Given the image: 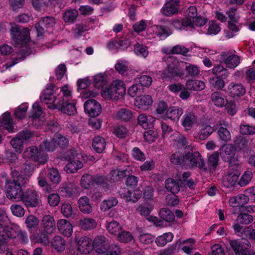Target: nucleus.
Segmentation results:
<instances>
[{"instance_id":"obj_1","label":"nucleus","mask_w":255,"mask_h":255,"mask_svg":"<svg viewBox=\"0 0 255 255\" xmlns=\"http://www.w3.org/2000/svg\"><path fill=\"white\" fill-rule=\"evenodd\" d=\"M126 90V85L123 81L115 80L108 87L104 88L102 90L101 95L107 100H117L125 95Z\"/></svg>"},{"instance_id":"obj_2","label":"nucleus","mask_w":255,"mask_h":255,"mask_svg":"<svg viewBox=\"0 0 255 255\" xmlns=\"http://www.w3.org/2000/svg\"><path fill=\"white\" fill-rule=\"evenodd\" d=\"M22 177L18 176L17 180H7L5 185V192L6 197L13 201H21L23 192L19 181Z\"/></svg>"},{"instance_id":"obj_3","label":"nucleus","mask_w":255,"mask_h":255,"mask_svg":"<svg viewBox=\"0 0 255 255\" xmlns=\"http://www.w3.org/2000/svg\"><path fill=\"white\" fill-rule=\"evenodd\" d=\"M184 166L189 168L198 167L200 169L206 171L207 168L201 154L193 151L185 152L184 156Z\"/></svg>"},{"instance_id":"obj_4","label":"nucleus","mask_w":255,"mask_h":255,"mask_svg":"<svg viewBox=\"0 0 255 255\" xmlns=\"http://www.w3.org/2000/svg\"><path fill=\"white\" fill-rule=\"evenodd\" d=\"M165 61L167 64L168 73H162L161 76L163 78L166 77H175L182 74L181 66L183 64L182 62H179L173 56H168L165 58Z\"/></svg>"},{"instance_id":"obj_5","label":"nucleus","mask_w":255,"mask_h":255,"mask_svg":"<svg viewBox=\"0 0 255 255\" xmlns=\"http://www.w3.org/2000/svg\"><path fill=\"white\" fill-rule=\"evenodd\" d=\"M22 156L25 159L38 162L41 164H45L48 160L46 154L42 153L36 146L33 145L27 147L24 151Z\"/></svg>"},{"instance_id":"obj_6","label":"nucleus","mask_w":255,"mask_h":255,"mask_svg":"<svg viewBox=\"0 0 255 255\" xmlns=\"http://www.w3.org/2000/svg\"><path fill=\"white\" fill-rule=\"evenodd\" d=\"M56 93H57L56 91L53 94L51 89L47 88L44 91L40 96V100L46 104L49 105L48 106L49 108L57 109L61 104L62 100L60 93L59 94V97Z\"/></svg>"},{"instance_id":"obj_7","label":"nucleus","mask_w":255,"mask_h":255,"mask_svg":"<svg viewBox=\"0 0 255 255\" xmlns=\"http://www.w3.org/2000/svg\"><path fill=\"white\" fill-rule=\"evenodd\" d=\"M10 34L13 41L17 44L24 45L30 39L29 30L27 28H24L21 30L17 25L12 26L10 29Z\"/></svg>"},{"instance_id":"obj_8","label":"nucleus","mask_w":255,"mask_h":255,"mask_svg":"<svg viewBox=\"0 0 255 255\" xmlns=\"http://www.w3.org/2000/svg\"><path fill=\"white\" fill-rule=\"evenodd\" d=\"M21 201L27 207H36L41 203L38 192L31 189H27L23 193Z\"/></svg>"},{"instance_id":"obj_9","label":"nucleus","mask_w":255,"mask_h":255,"mask_svg":"<svg viewBox=\"0 0 255 255\" xmlns=\"http://www.w3.org/2000/svg\"><path fill=\"white\" fill-rule=\"evenodd\" d=\"M220 61L229 68H235L240 63V57L234 51H226L220 55Z\"/></svg>"},{"instance_id":"obj_10","label":"nucleus","mask_w":255,"mask_h":255,"mask_svg":"<svg viewBox=\"0 0 255 255\" xmlns=\"http://www.w3.org/2000/svg\"><path fill=\"white\" fill-rule=\"evenodd\" d=\"M84 107L85 113L92 117L99 116L102 110L100 104L94 99L87 100Z\"/></svg>"},{"instance_id":"obj_11","label":"nucleus","mask_w":255,"mask_h":255,"mask_svg":"<svg viewBox=\"0 0 255 255\" xmlns=\"http://www.w3.org/2000/svg\"><path fill=\"white\" fill-rule=\"evenodd\" d=\"M10 233V239H16L23 244L28 243V237L26 232L22 230L19 226L13 225L11 227Z\"/></svg>"},{"instance_id":"obj_12","label":"nucleus","mask_w":255,"mask_h":255,"mask_svg":"<svg viewBox=\"0 0 255 255\" xmlns=\"http://www.w3.org/2000/svg\"><path fill=\"white\" fill-rule=\"evenodd\" d=\"M197 116L192 112H186L181 119V125L186 131L191 130L197 123Z\"/></svg>"},{"instance_id":"obj_13","label":"nucleus","mask_w":255,"mask_h":255,"mask_svg":"<svg viewBox=\"0 0 255 255\" xmlns=\"http://www.w3.org/2000/svg\"><path fill=\"white\" fill-rule=\"evenodd\" d=\"M153 103L151 96L149 95H142L137 96L134 101V105L139 109L147 110Z\"/></svg>"},{"instance_id":"obj_14","label":"nucleus","mask_w":255,"mask_h":255,"mask_svg":"<svg viewBox=\"0 0 255 255\" xmlns=\"http://www.w3.org/2000/svg\"><path fill=\"white\" fill-rule=\"evenodd\" d=\"M77 250L82 254H88L92 249V241L87 237L76 238Z\"/></svg>"},{"instance_id":"obj_15","label":"nucleus","mask_w":255,"mask_h":255,"mask_svg":"<svg viewBox=\"0 0 255 255\" xmlns=\"http://www.w3.org/2000/svg\"><path fill=\"white\" fill-rule=\"evenodd\" d=\"M180 0H166L161 11L166 16H170L178 11L179 8Z\"/></svg>"},{"instance_id":"obj_16","label":"nucleus","mask_w":255,"mask_h":255,"mask_svg":"<svg viewBox=\"0 0 255 255\" xmlns=\"http://www.w3.org/2000/svg\"><path fill=\"white\" fill-rule=\"evenodd\" d=\"M74 156V155H73ZM82 156L81 154H77L76 157L71 158L64 168L65 171L68 173H75L83 167V165L80 158Z\"/></svg>"},{"instance_id":"obj_17","label":"nucleus","mask_w":255,"mask_h":255,"mask_svg":"<svg viewBox=\"0 0 255 255\" xmlns=\"http://www.w3.org/2000/svg\"><path fill=\"white\" fill-rule=\"evenodd\" d=\"M236 152L235 147L231 144H228L222 146L220 155L223 160L226 162H229L234 157Z\"/></svg>"},{"instance_id":"obj_18","label":"nucleus","mask_w":255,"mask_h":255,"mask_svg":"<svg viewBox=\"0 0 255 255\" xmlns=\"http://www.w3.org/2000/svg\"><path fill=\"white\" fill-rule=\"evenodd\" d=\"M228 91L231 97H239L246 93V89L241 83L231 82L228 86Z\"/></svg>"},{"instance_id":"obj_19","label":"nucleus","mask_w":255,"mask_h":255,"mask_svg":"<svg viewBox=\"0 0 255 255\" xmlns=\"http://www.w3.org/2000/svg\"><path fill=\"white\" fill-rule=\"evenodd\" d=\"M11 227L0 224V252L5 249V243L10 239Z\"/></svg>"},{"instance_id":"obj_20","label":"nucleus","mask_w":255,"mask_h":255,"mask_svg":"<svg viewBox=\"0 0 255 255\" xmlns=\"http://www.w3.org/2000/svg\"><path fill=\"white\" fill-rule=\"evenodd\" d=\"M108 245V241L104 236L96 237L93 243V246L95 251L99 254H105L106 247Z\"/></svg>"},{"instance_id":"obj_21","label":"nucleus","mask_w":255,"mask_h":255,"mask_svg":"<svg viewBox=\"0 0 255 255\" xmlns=\"http://www.w3.org/2000/svg\"><path fill=\"white\" fill-rule=\"evenodd\" d=\"M121 197L126 200L127 202H136L141 196V193L139 191L133 192V197H132V193L126 188H122L119 191Z\"/></svg>"},{"instance_id":"obj_22","label":"nucleus","mask_w":255,"mask_h":255,"mask_svg":"<svg viewBox=\"0 0 255 255\" xmlns=\"http://www.w3.org/2000/svg\"><path fill=\"white\" fill-rule=\"evenodd\" d=\"M57 228L64 236L70 237L73 233V227L70 222L66 219L59 220L57 223Z\"/></svg>"},{"instance_id":"obj_23","label":"nucleus","mask_w":255,"mask_h":255,"mask_svg":"<svg viewBox=\"0 0 255 255\" xmlns=\"http://www.w3.org/2000/svg\"><path fill=\"white\" fill-rule=\"evenodd\" d=\"M55 24V20L52 17H45L42 18L36 25L38 35H41L44 32V28L52 27Z\"/></svg>"},{"instance_id":"obj_24","label":"nucleus","mask_w":255,"mask_h":255,"mask_svg":"<svg viewBox=\"0 0 255 255\" xmlns=\"http://www.w3.org/2000/svg\"><path fill=\"white\" fill-rule=\"evenodd\" d=\"M0 127L4 128L10 133L16 131L12 123L9 113L5 112L0 117Z\"/></svg>"},{"instance_id":"obj_25","label":"nucleus","mask_w":255,"mask_h":255,"mask_svg":"<svg viewBox=\"0 0 255 255\" xmlns=\"http://www.w3.org/2000/svg\"><path fill=\"white\" fill-rule=\"evenodd\" d=\"M138 123L145 129L153 127L155 118L151 115L142 114L138 116Z\"/></svg>"},{"instance_id":"obj_26","label":"nucleus","mask_w":255,"mask_h":255,"mask_svg":"<svg viewBox=\"0 0 255 255\" xmlns=\"http://www.w3.org/2000/svg\"><path fill=\"white\" fill-rule=\"evenodd\" d=\"M230 244L236 255H250V251L246 246L242 244L238 240H231Z\"/></svg>"},{"instance_id":"obj_27","label":"nucleus","mask_w":255,"mask_h":255,"mask_svg":"<svg viewBox=\"0 0 255 255\" xmlns=\"http://www.w3.org/2000/svg\"><path fill=\"white\" fill-rule=\"evenodd\" d=\"M56 95L59 97V94L60 93L61 97V104H63L65 102H69L72 98V89L67 85H65L59 88L56 89Z\"/></svg>"},{"instance_id":"obj_28","label":"nucleus","mask_w":255,"mask_h":255,"mask_svg":"<svg viewBox=\"0 0 255 255\" xmlns=\"http://www.w3.org/2000/svg\"><path fill=\"white\" fill-rule=\"evenodd\" d=\"M249 201V198L247 195L240 194L231 197L229 201V203L231 206L236 207L245 205L248 203Z\"/></svg>"},{"instance_id":"obj_29","label":"nucleus","mask_w":255,"mask_h":255,"mask_svg":"<svg viewBox=\"0 0 255 255\" xmlns=\"http://www.w3.org/2000/svg\"><path fill=\"white\" fill-rule=\"evenodd\" d=\"M79 210L84 214H90L93 210L90 199L87 196H83L78 200Z\"/></svg>"},{"instance_id":"obj_30","label":"nucleus","mask_w":255,"mask_h":255,"mask_svg":"<svg viewBox=\"0 0 255 255\" xmlns=\"http://www.w3.org/2000/svg\"><path fill=\"white\" fill-rule=\"evenodd\" d=\"M96 221L92 218H84L78 221V226L85 231L93 230L96 228Z\"/></svg>"},{"instance_id":"obj_31","label":"nucleus","mask_w":255,"mask_h":255,"mask_svg":"<svg viewBox=\"0 0 255 255\" xmlns=\"http://www.w3.org/2000/svg\"><path fill=\"white\" fill-rule=\"evenodd\" d=\"M211 100L213 103L217 107H223L227 103V99L226 96L222 93L215 92L211 95Z\"/></svg>"},{"instance_id":"obj_32","label":"nucleus","mask_w":255,"mask_h":255,"mask_svg":"<svg viewBox=\"0 0 255 255\" xmlns=\"http://www.w3.org/2000/svg\"><path fill=\"white\" fill-rule=\"evenodd\" d=\"M183 109L178 106L170 107L166 112L167 118L172 120H178L181 115L183 114Z\"/></svg>"},{"instance_id":"obj_33","label":"nucleus","mask_w":255,"mask_h":255,"mask_svg":"<svg viewBox=\"0 0 255 255\" xmlns=\"http://www.w3.org/2000/svg\"><path fill=\"white\" fill-rule=\"evenodd\" d=\"M75 105V100H72L71 102H65L63 104L60 105L62 106L61 111L62 113L68 115H74L77 112Z\"/></svg>"},{"instance_id":"obj_34","label":"nucleus","mask_w":255,"mask_h":255,"mask_svg":"<svg viewBox=\"0 0 255 255\" xmlns=\"http://www.w3.org/2000/svg\"><path fill=\"white\" fill-rule=\"evenodd\" d=\"M106 228L109 233L118 236L123 229L122 226L117 221H112L107 224Z\"/></svg>"},{"instance_id":"obj_35","label":"nucleus","mask_w":255,"mask_h":255,"mask_svg":"<svg viewBox=\"0 0 255 255\" xmlns=\"http://www.w3.org/2000/svg\"><path fill=\"white\" fill-rule=\"evenodd\" d=\"M132 112L127 108L120 109L116 114V118L125 122L128 121L132 119Z\"/></svg>"},{"instance_id":"obj_36","label":"nucleus","mask_w":255,"mask_h":255,"mask_svg":"<svg viewBox=\"0 0 255 255\" xmlns=\"http://www.w3.org/2000/svg\"><path fill=\"white\" fill-rule=\"evenodd\" d=\"M186 86L187 89L194 91H201L205 87V84L204 82L196 80L188 81Z\"/></svg>"},{"instance_id":"obj_37","label":"nucleus","mask_w":255,"mask_h":255,"mask_svg":"<svg viewBox=\"0 0 255 255\" xmlns=\"http://www.w3.org/2000/svg\"><path fill=\"white\" fill-rule=\"evenodd\" d=\"M47 175L49 181L53 184H58L61 181L60 174L56 168H49L47 171Z\"/></svg>"},{"instance_id":"obj_38","label":"nucleus","mask_w":255,"mask_h":255,"mask_svg":"<svg viewBox=\"0 0 255 255\" xmlns=\"http://www.w3.org/2000/svg\"><path fill=\"white\" fill-rule=\"evenodd\" d=\"M92 146L97 152H102L106 146L105 139L100 136L95 137L93 140Z\"/></svg>"},{"instance_id":"obj_39","label":"nucleus","mask_w":255,"mask_h":255,"mask_svg":"<svg viewBox=\"0 0 255 255\" xmlns=\"http://www.w3.org/2000/svg\"><path fill=\"white\" fill-rule=\"evenodd\" d=\"M212 72L214 75L220 77L222 79H226L229 76V74L227 68L221 65L215 66L212 69Z\"/></svg>"},{"instance_id":"obj_40","label":"nucleus","mask_w":255,"mask_h":255,"mask_svg":"<svg viewBox=\"0 0 255 255\" xmlns=\"http://www.w3.org/2000/svg\"><path fill=\"white\" fill-rule=\"evenodd\" d=\"M173 237L174 236L171 233H166L158 236L156 239L155 242L157 246L163 247L168 242H171L173 240Z\"/></svg>"},{"instance_id":"obj_41","label":"nucleus","mask_w":255,"mask_h":255,"mask_svg":"<svg viewBox=\"0 0 255 255\" xmlns=\"http://www.w3.org/2000/svg\"><path fill=\"white\" fill-rule=\"evenodd\" d=\"M118 200L115 197H110L104 200L100 205V209L103 212L107 211L112 207L116 206L118 204Z\"/></svg>"},{"instance_id":"obj_42","label":"nucleus","mask_w":255,"mask_h":255,"mask_svg":"<svg viewBox=\"0 0 255 255\" xmlns=\"http://www.w3.org/2000/svg\"><path fill=\"white\" fill-rule=\"evenodd\" d=\"M94 176L89 174H84L81 179V186L85 189H89L95 185Z\"/></svg>"},{"instance_id":"obj_43","label":"nucleus","mask_w":255,"mask_h":255,"mask_svg":"<svg viewBox=\"0 0 255 255\" xmlns=\"http://www.w3.org/2000/svg\"><path fill=\"white\" fill-rule=\"evenodd\" d=\"M42 225L43 226L44 230L46 231H52V229L55 225L53 217L49 215L44 216L42 219Z\"/></svg>"},{"instance_id":"obj_44","label":"nucleus","mask_w":255,"mask_h":255,"mask_svg":"<svg viewBox=\"0 0 255 255\" xmlns=\"http://www.w3.org/2000/svg\"><path fill=\"white\" fill-rule=\"evenodd\" d=\"M214 131V128L208 124H203L199 132V137L200 139H205L211 135Z\"/></svg>"},{"instance_id":"obj_45","label":"nucleus","mask_w":255,"mask_h":255,"mask_svg":"<svg viewBox=\"0 0 255 255\" xmlns=\"http://www.w3.org/2000/svg\"><path fill=\"white\" fill-rule=\"evenodd\" d=\"M117 240L121 243H128L133 240V236L132 234L123 229L117 237Z\"/></svg>"},{"instance_id":"obj_46","label":"nucleus","mask_w":255,"mask_h":255,"mask_svg":"<svg viewBox=\"0 0 255 255\" xmlns=\"http://www.w3.org/2000/svg\"><path fill=\"white\" fill-rule=\"evenodd\" d=\"M134 53L137 56L146 58L148 55V51L146 46L136 43L134 46Z\"/></svg>"},{"instance_id":"obj_47","label":"nucleus","mask_w":255,"mask_h":255,"mask_svg":"<svg viewBox=\"0 0 255 255\" xmlns=\"http://www.w3.org/2000/svg\"><path fill=\"white\" fill-rule=\"evenodd\" d=\"M238 179V176L235 174L227 175L224 177L223 184L228 188L232 187L235 185Z\"/></svg>"},{"instance_id":"obj_48","label":"nucleus","mask_w":255,"mask_h":255,"mask_svg":"<svg viewBox=\"0 0 255 255\" xmlns=\"http://www.w3.org/2000/svg\"><path fill=\"white\" fill-rule=\"evenodd\" d=\"M52 245L58 252H62L65 248V242L60 236H56L54 238Z\"/></svg>"},{"instance_id":"obj_49","label":"nucleus","mask_w":255,"mask_h":255,"mask_svg":"<svg viewBox=\"0 0 255 255\" xmlns=\"http://www.w3.org/2000/svg\"><path fill=\"white\" fill-rule=\"evenodd\" d=\"M152 208V205L144 203L137 205L136 210L140 215L146 216L149 215Z\"/></svg>"},{"instance_id":"obj_50","label":"nucleus","mask_w":255,"mask_h":255,"mask_svg":"<svg viewBox=\"0 0 255 255\" xmlns=\"http://www.w3.org/2000/svg\"><path fill=\"white\" fill-rule=\"evenodd\" d=\"M74 187L71 184H63L59 189L62 196L70 197L74 192Z\"/></svg>"},{"instance_id":"obj_51","label":"nucleus","mask_w":255,"mask_h":255,"mask_svg":"<svg viewBox=\"0 0 255 255\" xmlns=\"http://www.w3.org/2000/svg\"><path fill=\"white\" fill-rule=\"evenodd\" d=\"M2 156V161L8 164L14 162L17 159V155L10 150H5Z\"/></svg>"},{"instance_id":"obj_52","label":"nucleus","mask_w":255,"mask_h":255,"mask_svg":"<svg viewBox=\"0 0 255 255\" xmlns=\"http://www.w3.org/2000/svg\"><path fill=\"white\" fill-rule=\"evenodd\" d=\"M191 24V19L189 18H185L182 20L174 19L172 22V25L176 29H182L185 27H189V25H190Z\"/></svg>"},{"instance_id":"obj_53","label":"nucleus","mask_w":255,"mask_h":255,"mask_svg":"<svg viewBox=\"0 0 255 255\" xmlns=\"http://www.w3.org/2000/svg\"><path fill=\"white\" fill-rule=\"evenodd\" d=\"M152 29L155 34L161 38L166 37L170 34L168 28L162 26L155 25Z\"/></svg>"},{"instance_id":"obj_54","label":"nucleus","mask_w":255,"mask_h":255,"mask_svg":"<svg viewBox=\"0 0 255 255\" xmlns=\"http://www.w3.org/2000/svg\"><path fill=\"white\" fill-rule=\"evenodd\" d=\"M166 189L173 194L178 193L179 191V186L176 182L171 178H168L165 182Z\"/></svg>"},{"instance_id":"obj_55","label":"nucleus","mask_w":255,"mask_h":255,"mask_svg":"<svg viewBox=\"0 0 255 255\" xmlns=\"http://www.w3.org/2000/svg\"><path fill=\"white\" fill-rule=\"evenodd\" d=\"M129 63L125 59L119 60L115 64V67L116 70L121 74H124L128 68Z\"/></svg>"},{"instance_id":"obj_56","label":"nucleus","mask_w":255,"mask_h":255,"mask_svg":"<svg viewBox=\"0 0 255 255\" xmlns=\"http://www.w3.org/2000/svg\"><path fill=\"white\" fill-rule=\"evenodd\" d=\"M10 145L17 152L21 153L23 149V141L17 135L10 142Z\"/></svg>"},{"instance_id":"obj_57","label":"nucleus","mask_w":255,"mask_h":255,"mask_svg":"<svg viewBox=\"0 0 255 255\" xmlns=\"http://www.w3.org/2000/svg\"><path fill=\"white\" fill-rule=\"evenodd\" d=\"M78 12L75 9L67 10L63 14V19L66 22H72L77 18Z\"/></svg>"},{"instance_id":"obj_58","label":"nucleus","mask_w":255,"mask_h":255,"mask_svg":"<svg viewBox=\"0 0 255 255\" xmlns=\"http://www.w3.org/2000/svg\"><path fill=\"white\" fill-rule=\"evenodd\" d=\"M93 81L95 87L100 88L107 83V77L104 74L99 73L94 76Z\"/></svg>"},{"instance_id":"obj_59","label":"nucleus","mask_w":255,"mask_h":255,"mask_svg":"<svg viewBox=\"0 0 255 255\" xmlns=\"http://www.w3.org/2000/svg\"><path fill=\"white\" fill-rule=\"evenodd\" d=\"M218 135L221 140L225 142H228L231 139L230 132L227 128L223 127H221L219 128Z\"/></svg>"},{"instance_id":"obj_60","label":"nucleus","mask_w":255,"mask_h":255,"mask_svg":"<svg viewBox=\"0 0 255 255\" xmlns=\"http://www.w3.org/2000/svg\"><path fill=\"white\" fill-rule=\"evenodd\" d=\"M221 77L216 76L210 78L209 80V84L217 89H222L225 86V81Z\"/></svg>"},{"instance_id":"obj_61","label":"nucleus","mask_w":255,"mask_h":255,"mask_svg":"<svg viewBox=\"0 0 255 255\" xmlns=\"http://www.w3.org/2000/svg\"><path fill=\"white\" fill-rule=\"evenodd\" d=\"M252 178L253 172L250 170H247L241 176L238 182V184L241 187L245 186L250 183Z\"/></svg>"},{"instance_id":"obj_62","label":"nucleus","mask_w":255,"mask_h":255,"mask_svg":"<svg viewBox=\"0 0 255 255\" xmlns=\"http://www.w3.org/2000/svg\"><path fill=\"white\" fill-rule=\"evenodd\" d=\"M160 217L167 222H172L174 220V214L167 208L161 209L159 212Z\"/></svg>"},{"instance_id":"obj_63","label":"nucleus","mask_w":255,"mask_h":255,"mask_svg":"<svg viewBox=\"0 0 255 255\" xmlns=\"http://www.w3.org/2000/svg\"><path fill=\"white\" fill-rule=\"evenodd\" d=\"M127 170L119 171L115 170L112 171L110 174L109 181L110 182H115L118 181L121 178L127 176Z\"/></svg>"},{"instance_id":"obj_64","label":"nucleus","mask_w":255,"mask_h":255,"mask_svg":"<svg viewBox=\"0 0 255 255\" xmlns=\"http://www.w3.org/2000/svg\"><path fill=\"white\" fill-rule=\"evenodd\" d=\"M39 223V219L33 215L27 216L25 221L26 227L29 229L37 227Z\"/></svg>"}]
</instances>
